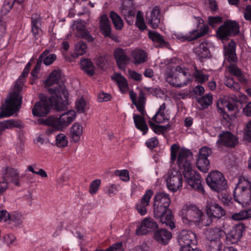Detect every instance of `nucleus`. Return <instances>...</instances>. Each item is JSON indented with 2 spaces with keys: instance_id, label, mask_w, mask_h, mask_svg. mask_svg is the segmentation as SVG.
<instances>
[{
  "instance_id": "nucleus-1",
  "label": "nucleus",
  "mask_w": 251,
  "mask_h": 251,
  "mask_svg": "<svg viewBox=\"0 0 251 251\" xmlns=\"http://www.w3.org/2000/svg\"><path fill=\"white\" fill-rule=\"evenodd\" d=\"M48 91L51 95L49 99L44 97L35 103L32 109V114L34 116H46L51 107L57 111H63L67 108L69 94L64 86L58 85L55 88H50Z\"/></svg>"
},
{
  "instance_id": "nucleus-2",
  "label": "nucleus",
  "mask_w": 251,
  "mask_h": 251,
  "mask_svg": "<svg viewBox=\"0 0 251 251\" xmlns=\"http://www.w3.org/2000/svg\"><path fill=\"white\" fill-rule=\"evenodd\" d=\"M209 75L204 73L203 70L199 69L195 63L188 67L177 66L175 72L168 74L167 79L170 84L177 87L186 86L195 81L202 84L208 80Z\"/></svg>"
},
{
  "instance_id": "nucleus-3",
  "label": "nucleus",
  "mask_w": 251,
  "mask_h": 251,
  "mask_svg": "<svg viewBox=\"0 0 251 251\" xmlns=\"http://www.w3.org/2000/svg\"><path fill=\"white\" fill-rule=\"evenodd\" d=\"M76 113L70 110L59 116V117L50 116L48 117L39 118L38 123L48 126L46 133L49 135L57 130H61L68 126L75 118Z\"/></svg>"
},
{
  "instance_id": "nucleus-4",
  "label": "nucleus",
  "mask_w": 251,
  "mask_h": 251,
  "mask_svg": "<svg viewBox=\"0 0 251 251\" xmlns=\"http://www.w3.org/2000/svg\"><path fill=\"white\" fill-rule=\"evenodd\" d=\"M238 180L237 186L233 192L234 199L243 205L248 204L251 201V182L241 176Z\"/></svg>"
},
{
  "instance_id": "nucleus-5",
  "label": "nucleus",
  "mask_w": 251,
  "mask_h": 251,
  "mask_svg": "<svg viewBox=\"0 0 251 251\" xmlns=\"http://www.w3.org/2000/svg\"><path fill=\"white\" fill-rule=\"evenodd\" d=\"M167 206L159 203L153 204V215L156 219H160L162 224L173 229L175 227L174 216L172 210Z\"/></svg>"
},
{
  "instance_id": "nucleus-6",
  "label": "nucleus",
  "mask_w": 251,
  "mask_h": 251,
  "mask_svg": "<svg viewBox=\"0 0 251 251\" xmlns=\"http://www.w3.org/2000/svg\"><path fill=\"white\" fill-rule=\"evenodd\" d=\"M179 215L185 224H199L201 222L202 224V221L205 222V218H202L201 211L193 205L184 206L180 211Z\"/></svg>"
},
{
  "instance_id": "nucleus-7",
  "label": "nucleus",
  "mask_w": 251,
  "mask_h": 251,
  "mask_svg": "<svg viewBox=\"0 0 251 251\" xmlns=\"http://www.w3.org/2000/svg\"><path fill=\"white\" fill-rule=\"evenodd\" d=\"M22 102V98L19 94L13 92L10 98L5 101V107L0 112V119L10 117L18 111L21 108Z\"/></svg>"
},
{
  "instance_id": "nucleus-8",
  "label": "nucleus",
  "mask_w": 251,
  "mask_h": 251,
  "mask_svg": "<svg viewBox=\"0 0 251 251\" xmlns=\"http://www.w3.org/2000/svg\"><path fill=\"white\" fill-rule=\"evenodd\" d=\"M206 182L213 191L220 192L226 189L227 182L222 173L218 171L211 172L208 175Z\"/></svg>"
},
{
  "instance_id": "nucleus-9",
  "label": "nucleus",
  "mask_w": 251,
  "mask_h": 251,
  "mask_svg": "<svg viewBox=\"0 0 251 251\" xmlns=\"http://www.w3.org/2000/svg\"><path fill=\"white\" fill-rule=\"evenodd\" d=\"M205 211L208 218L206 222L202 221V224L205 226L211 224L213 218L220 219L226 214V210L218 203L213 201H207Z\"/></svg>"
},
{
  "instance_id": "nucleus-10",
  "label": "nucleus",
  "mask_w": 251,
  "mask_h": 251,
  "mask_svg": "<svg viewBox=\"0 0 251 251\" xmlns=\"http://www.w3.org/2000/svg\"><path fill=\"white\" fill-rule=\"evenodd\" d=\"M239 32V25L235 21L227 20L223 25H221L217 30L216 34L219 38L226 40L229 36H235Z\"/></svg>"
},
{
  "instance_id": "nucleus-11",
  "label": "nucleus",
  "mask_w": 251,
  "mask_h": 251,
  "mask_svg": "<svg viewBox=\"0 0 251 251\" xmlns=\"http://www.w3.org/2000/svg\"><path fill=\"white\" fill-rule=\"evenodd\" d=\"M166 181L168 188L172 192H176L182 186V175L177 170L171 169L168 172Z\"/></svg>"
},
{
  "instance_id": "nucleus-12",
  "label": "nucleus",
  "mask_w": 251,
  "mask_h": 251,
  "mask_svg": "<svg viewBox=\"0 0 251 251\" xmlns=\"http://www.w3.org/2000/svg\"><path fill=\"white\" fill-rule=\"evenodd\" d=\"M208 27L203 25L202 27L200 28L199 31L197 29H193L186 35H184L181 33H176L174 34V36L176 39L182 42L192 41L206 35L208 33Z\"/></svg>"
},
{
  "instance_id": "nucleus-13",
  "label": "nucleus",
  "mask_w": 251,
  "mask_h": 251,
  "mask_svg": "<svg viewBox=\"0 0 251 251\" xmlns=\"http://www.w3.org/2000/svg\"><path fill=\"white\" fill-rule=\"evenodd\" d=\"M184 177L188 185L192 188L203 193L204 189L201 184V177L195 170L184 173Z\"/></svg>"
},
{
  "instance_id": "nucleus-14",
  "label": "nucleus",
  "mask_w": 251,
  "mask_h": 251,
  "mask_svg": "<svg viewBox=\"0 0 251 251\" xmlns=\"http://www.w3.org/2000/svg\"><path fill=\"white\" fill-rule=\"evenodd\" d=\"M138 111L141 115L134 114L133 116L134 123L137 129L142 132L143 135H145L148 131L149 128L144 117L147 115L145 110V105H136Z\"/></svg>"
},
{
  "instance_id": "nucleus-15",
  "label": "nucleus",
  "mask_w": 251,
  "mask_h": 251,
  "mask_svg": "<svg viewBox=\"0 0 251 251\" xmlns=\"http://www.w3.org/2000/svg\"><path fill=\"white\" fill-rule=\"evenodd\" d=\"M178 242L180 246V249L191 247L192 245L196 244V235L191 230H182L179 234Z\"/></svg>"
},
{
  "instance_id": "nucleus-16",
  "label": "nucleus",
  "mask_w": 251,
  "mask_h": 251,
  "mask_svg": "<svg viewBox=\"0 0 251 251\" xmlns=\"http://www.w3.org/2000/svg\"><path fill=\"white\" fill-rule=\"evenodd\" d=\"M218 138L216 144L219 147L220 146H225L228 148H234L238 142V138L228 131L220 134L218 136Z\"/></svg>"
},
{
  "instance_id": "nucleus-17",
  "label": "nucleus",
  "mask_w": 251,
  "mask_h": 251,
  "mask_svg": "<svg viewBox=\"0 0 251 251\" xmlns=\"http://www.w3.org/2000/svg\"><path fill=\"white\" fill-rule=\"evenodd\" d=\"M2 176L3 179L9 183H13L18 186H20L19 174L16 169L9 166L3 168Z\"/></svg>"
},
{
  "instance_id": "nucleus-18",
  "label": "nucleus",
  "mask_w": 251,
  "mask_h": 251,
  "mask_svg": "<svg viewBox=\"0 0 251 251\" xmlns=\"http://www.w3.org/2000/svg\"><path fill=\"white\" fill-rule=\"evenodd\" d=\"M113 56L119 69L125 70L130 61V58L126 50L121 48H116L114 50Z\"/></svg>"
},
{
  "instance_id": "nucleus-19",
  "label": "nucleus",
  "mask_w": 251,
  "mask_h": 251,
  "mask_svg": "<svg viewBox=\"0 0 251 251\" xmlns=\"http://www.w3.org/2000/svg\"><path fill=\"white\" fill-rule=\"evenodd\" d=\"M245 229L243 224H239L226 234V242L228 245L237 243L243 236V232Z\"/></svg>"
},
{
  "instance_id": "nucleus-20",
  "label": "nucleus",
  "mask_w": 251,
  "mask_h": 251,
  "mask_svg": "<svg viewBox=\"0 0 251 251\" xmlns=\"http://www.w3.org/2000/svg\"><path fill=\"white\" fill-rule=\"evenodd\" d=\"M158 226L156 222L151 217L146 218L142 221L140 226L136 230L138 235H145L157 229Z\"/></svg>"
},
{
  "instance_id": "nucleus-21",
  "label": "nucleus",
  "mask_w": 251,
  "mask_h": 251,
  "mask_svg": "<svg viewBox=\"0 0 251 251\" xmlns=\"http://www.w3.org/2000/svg\"><path fill=\"white\" fill-rule=\"evenodd\" d=\"M225 235V232L218 227L207 228L205 231V236L210 242H214L217 248H219L222 237Z\"/></svg>"
},
{
  "instance_id": "nucleus-22",
  "label": "nucleus",
  "mask_w": 251,
  "mask_h": 251,
  "mask_svg": "<svg viewBox=\"0 0 251 251\" xmlns=\"http://www.w3.org/2000/svg\"><path fill=\"white\" fill-rule=\"evenodd\" d=\"M146 20L151 28H157L161 22L160 10L159 7H154L150 14L147 13Z\"/></svg>"
},
{
  "instance_id": "nucleus-23",
  "label": "nucleus",
  "mask_w": 251,
  "mask_h": 251,
  "mask_svg": "<svg viewBox=\"0 0 251 251\" xmlns=\"http://www.w3.org/2000/svg\"><path fill=\"white\" fill-rule=\"evenodd\" d=\"M30 20L31 31L35 39H38L42 32L41 25L42 19L38 14L35 13L31 15Z\"/></svg>"
},
{
  "instance_id": "nucleus-24",
  "label": "nucleus",
  "mask_w": 251,
  "mask_h": 251,
  "mask_svg": "<svg viewBox=\"0 0 251 251\" xmlns=\"http://www.w3.org/2000/svg\"><path fill=\"white\" fill-rule=\"evenodd\" d=\"M100 32L104 37H108L114 40V37L112 35L111 26L109 19L106 15L101 16L100 21Z\"/></svg>"
},
{
  "instance_id": "nucleus-25",
  "label": "nucleus",
  "mask_w": 251,
  "mask_h": 251,
  "mask_svg": "<svg viewBox=\"0 0 251 251\" xmlns=\"http://www.w3.org/2000/svg\"><path fill=\"white\" fill-rule=\"evenodd\" d=\"M170 157H192V152L186 148H181L178 144H173L170 148Z\"/></svg>"
},
{
  "instance_id": "nucleus-26",
  "label": "nucleus",
  "mask_w": 251,
  "mask_h": 251,
  "mask_svg": "<svg viewBox=\"0 0 251 251\" xmlns=\"http://www.w3.org/2000/svg\"><path fill=\"white\" fill-rule=\"evenodd\" d=\"M152 194L153 192L151 190H148L141 201L136 204V209L141 215H145L147 213L146 207L149 205Z\"/></svg>"
},
{
  "instance_id": "nucleus-27",
  "label": "nucleus",
  "mask_w": 251,
  "mask_h": 251,
  "mask_svg": "<svg viewBox=\"0 0 251 251\" xmlns=\"http://www.w3.org/2000/svg\"><path fill=\"white\" fill-rule=\"evenodd\" d=\"M153 237L158 243L162 245H166L171 239L172 234L167 230L161 228L154 231Z\"/></svg>"
},
{
  "instance_id": "nucleus-28",
  "label": "nucleus",
  "mask_w": 251,
  "mask_h": 251,
  "mask_svg": "<svg viewBox=\"0 0 251 251\" xmlns=\"http://www.w3.org/2000/svg\"><path fill=\"white\" fill-rule=\"evenodd\" d=\"M166 105L163 102L160 106L155 114L153 116L152 120L158 124L163 123L169 120V115L165 112Z\"/></svg>"
},
{
  "instance_id": "nucleus-29",
  "label": "nucleus",
  "mask_w": 251,
  "mask_h": 251,
  "mask_svg": "<svg viewBox=\"0 0 251 251\" xmlns=\"http://www.w3.org/2000/svg\"><path fill=\"white\" fill-rule=\"evenodd\" d=\"M236 47V43L232 40L229 42L227 47L225 49V56L230 63H235L237 60Z\"/></svg>"
},
{
  "instance_id": "nucleus-30",
  "label": "nucleus",
  "mask_w": 251,
  "mask_h": 251,
  "mask_svg": "<svg viewBox=\"0 0 251 251\" xmlns=\"http://www.w3.org/2000/svg\"><path fill=\"white\" fill-rule=\"evenodd\" d=\"M14 127L23 128V124L22 122L19 120L13 119L0 122V136L5 129H12Z\"/></svg>"
},
{
  "instance_id": "nucleus-31",
  "label": "nucleus",
  "mask_w": 251,
  "mask_h": 251,
  "mask_svg": "<svg viewBox=\"0 0 251 251\" xmlns=\"http://www.w3.org/2000/svg\"><path fill=\"white\" fill-rule=\"evenodd\" d=\"M60 71L56 70H53L51 72L47 79L46 80L45 84L47 86H51L54 84H57V85L56 86H53L51 88H55L57 87L58 85L65 86L64 84H58L59 81L60 80ZM65 89H66V88Z\"/></svg>"
},
{
  "instance_id": "nucleus-32",
  "label": "nucleus",
  "mask_w": 251,
  "mask_h": 251,
  "mask_svg": "<svg viewBox=\"0 0 251 251\" xmlns=\"http://www.w3.org/2000/svg\"><path fill=\"white\" fill-rule=\"evenodd\" d=\"M177 159V163L180 169H183V174L193 170L192 165L187 158H171V162L174 163Z\"/></svg>"
},
{
  "instance_id": "nucleus-33",
  "label": "nucleus",
  "mask_w": 251,
  "mask_h": 251,
  "mask_svg": "<svg viewBox=\"0 0 251 251\" xmlns=\"http://www.w3.org/2000/svg\"><path fill=\"white\" fill-rule=\"evenodd\" d=\"M31 66V63L30 62H28L25 66L21 75L20 76L15 85L14 88L15 90L20 91L22 89V86L25 81V78L27 76Z\"/></svg>"
},
{
  "instance_id": "nucleus-34",
  "label": "nucleus",
  "mask_w": 251,
  "mask_h": 251,
  "mask_svg": "<svg viewBox=\"0 0 251 251\" xmlns=\"http://www.w3.org/2000/svg\"><path fill=\"white\" fill-rule=\"evenodd\" d=\"M80 67L81 70L90 76H93L95 74V67L92 61L88 58L81 60Z\"/></svg>"
},
{
  "instance_id": "nucleus-35",
  "label": "nucleus",
  "mask_w": 251,
  "mask_h": 251,
  "mask_svg": "<svg viewBox=\"0 0 251 251\" xmlns=\"http://www.w3.org/2000/svg\"><path fill=\"white\" fill-rule=\"evenodd\" d=\"M132 57L135 60L136 65L140 64L146 61L147 54L146 52L141 49H135L132 51Z\"/></svg>"
},
{
  "instance_id": "nucleus-36",
  "label": "nucleus",
  "mask_w": 251,
  "mask_h": 251,
  "mask_svg": "<svg viewBox=\"0 0 251 251\" xmlns=\"http://www.w3.org/2000/svg\"><path fill=\"white\" fill-rule=\"evenodd\" d=\"M148 36L153 42L157 43L159 47H165L168 45V42L165 41L163 36L157 32L149 30Z\"/></svg>"
},
{
  "instance_id": "nucleus-37",
  "label": "nucleus",
  "mask_w": 251,
  "mask_h": 251,
  "mask_svg": "<svg viewBox=\"0 0 251 251\" xmlns=\"http://www.w3.org/2000/svg\"><path fill=\"white\" fill-rule=\"evenodd\" d=\"M22 215L18 213H13L8 217L7 224L10 228L19 226L22 223Z\"/></svg>"
},
{
  "instance_id": "nucleus-38",
  "label": "nucleus",
  "mask_w": 251,
  "mask_h": 251,
  "mask_svg": "<svg viewBox=\"0 0 251 251\" xmlns=\"http://www.w3.org/2000/svg\"><path fill=\"white\" fill-rule=\"evenodd\" d=\"M196 54L200 59L209 58L210 56V50L206 42L201 43L195 50Z\"/></svg>"
},
{
  "instance_id": "nucleus-39",
  "label": "nucleus",
  "mask_w": 251,
  "mask_h": 251,
  "mask_svg": "<svg viewBox=\"0 0 251 251\" xmlns=\"http://www.w3.org/2000/svg\"><path fill=\"white\" fill-rule=\"evenodd\" d=\"M154 203L169 206L171 200L169 195L164 192H158L156 194L153 199Z\"/></svg>"
},
{
  "instance_id": "nucleus-40",
  "label": "nucleus",
  "mask_w": 251,
  "mask_h": 251,
  "mask_svg": "<svg viewBox=\"0 0 251 251\" xmlns=\"http://www.w3.org/2000/svg\"><path fill=\"white\" fill-rule=\"evenodd\" d=\"M195 99L197 102L201 105L202 109L208 108L213 101L212 95L210 93L199 98L195 96Z\"/></svg>"
},
{
  "instance_id": "nucleus-41",
  "label": "nucleus",
  "mask_w": 251,
  "mask_h": 251,
  "mask_svg": "<svg viewBox=\"0 0 251 251\" xmlns=\"http://www.w3.org/2000/svg\"><path fill=\"white\" fill-rule=\"evenodd\" d=\"M109 16L114 28L117 30H121L124 26V22L121 17L114 11L110 12Z\"/></svg>"
},
{
  "instance_id": "nucleus-42",
  "label": "nucleus",
  "mask_w": 251,
  "mask_h": 251,
  "mask_svg": "<svg viewBox=\"0 0 251 251\" xmlns=\"http://www.w3.org/2000/svg\"><path fill=\"white\" fill-rule=\"evenodd\" d=\"M25 0H5L3 5L1 8V12L4 14H6L7 12L11 9L16 4L20 5L21 8H23L22 3Z\"/></svg>"
},
{
  "instance_id": "nucleus-43",
  "label": "nucleus",
  "mask_w": 251,
  "mask_h": 251,
  "mask_svg": "<svg viewBox=\"0 0 251 251\" xmlns=\"http://www.w3.org/2000/svg\"><path fill=\"white\" fill-rule=\"evenodd\" d=\"M82 133V126L77 123H75L71 129V133L72 139L75 142H78L80 139V137Z\"/></svg>"
},
{
  "instance_id": "nucleus-44",
  "label": "nucleus",
  "mask_w": 251,
  "mask_h": 251,
  "mask_svg": "<svg viewBox=\"0 0 251 251\" xmlns=\"http://www.w3.org/2000/svg\"><path fill=\"white\" fill-rule=\"evenodd\" d=\"M114 79L117 82L120 90L123 93L127 91L128 89V84L125 77L120 74H116Z\"/></svg>"
},
{
  "instance_id": "nucleus-45",
  "label": "nucleus",
  "mask_w": 251,
  "mask_h": 251,
  "mask_svg": "<svg viewBox=\"0 0 251 251\" xmlns=\"http://www.w3.org/2000/svg\"><path fill=\"white\" fill-rule=\"evenodd\" d=\"M149 125L153 132L157 134L164 133L168 131L170 127V125L169 124L165 126H160L156 125L151 121H149Z\"/></svg>"
},
{
  "instance_id": "nucleus-46",
  "label": "nucleus",
  "mask_w": 251,
  "mask_h": 251,
  "mask_svg": "<svg viewBox=\"0 0 251 251\" xmlns=\"http://www.w3.org/2000/svg\"><path fill=\"white\" fill-rule=\"evenodd\" d=\"M76 28L78 37L86 39L90 42L94 41V38L91 36L90 32L84 27L77 25Z\"/></svg>"
},
{
  "instance_id": "nucleus-47",
  "label": "nucleus",
  "mask_w": 251,
  "mask_h": 251,
  "mask_svg": "<svg viewBox=\"0 0 251 251\" xmlns=\"http://www.w3.org/2000/svg\"><path fill=\"white\" fill-rule=\"evenodd\" d=\"M197 166L200 171L206 173L210 167V161L208 158H198Z\"/></svg>"
},
{
  "instance_id": "nucleus-48",
  "label": "nucleus",
  "mask_w": 251,
  "mask_h": 251,
  "mask_svg": "<svg viewBox=\"0 0 251 251\" xmlns=\"http://www.w3.org/2000/svg\"><path fill=\"white\" fill-rule=\"evenodd\" d=\"M135 25L142 31L147 29V26L146 25L143 17V13L140 10L137 12Z\"/></svg>"
},
{
  "instance_id": "nucleus-49",
  "label": "nucleus",
  "mask_w": 251,
  "mask_h": 251,
  "mask_svg": "<svg viewBox=\"0 0 251 251\" xmlns=\"http://www.w3.org/2000/svg\"><path fill=\"white\" fill-rule=\"evenodd\" d=\"M87 49V46L85 42H78L75 45L74 57L84 54L86 52Z\"/></svg>"
},
{
  "instance_id": "nucleus-50",
  "label": "nucleus",
  "mask_w": 251,
  "mask_h": 251,
  "mask_svg": "<svg viewBox=\"0 0 251 251\" xmlns=\"http://www.w3.org/2000/svg\"><path fill=\"white\" fill-rule=\"evenodd\" d=\"M228 71L230 74L239 77L240 81L243 82L245 79L242 77V72L241 70L234 64L230 63L228 67Z\"/></svg>"
},
{
  "instance_id": "nucleus-51",
  "label": "nucleus",
  "mask_w": 251,
  "mask_h": 251,
  "mask_svg": "<svg viewBox=\"0 0 251 251\" xmlns=\"http://www.w3.org/2000/svg\"><path fill=\"white\" fill-rule=\"evenodd\" d=\"M225 85L230 89L238 91L240 89V85L237 82L231 77L226 78L225 82Z\"/></svg>"
},
{
  "instance_id": "nucleus-52",
  "label": "nucleus",
  "mask_w": 251,
  "mask_h": 251,
  "mask_svg": "<svg viewBox=\"0 0 251 251\" xmlns=\"http://www.w3.org/2000/svg\"><path fill=\"white\" fill-rule=\"evenodd\" d=\"M75 108L77 112L82 113L87 109V102L83 98L77 100L75 102Z\"/></svg>"
},
{
  "instance_id": "nucleus-53",
  "label": "nucleus",
  "mask_w": 251,
  "mask_h": 251,
  "mask_svg": "<svg viewBox=\"0 0 251 251\" xmlns=\"http://www.w3.org/2000/svg\"><path fill=\"white\" fill-rule=\"evenodd\" d=\"M56 144L58 147H65L68 144L67 137L62 133L59 134L56 137Z\"/></svg>"
},
{
  "instance_id": "nucleus-54",
  "label": "nucleus",
  "mask_w": 251,
  "mask_h": 251,
  "mask_svg": "<svg viewBox=\"0 0 251 251\" xmlns=\"http://www.w3.org/2000/svg\"><path fill=\"white\" fill-rule=\"evenodd\" d=\"M121 12L124 16H128L129 17L134 18L136 15V10L134 8L128 9L127 6L123 4L121 5Z\"/></svg>"
},
{
  "instance_id": "nucleus-55",
  "label": "nucleus",
  "mask_w": 251,
  "mask_h": 251,
  "mask_svg": "<svg viewBox=\"0 0 251 251\" xmlns=\"http://www.w3.org/2000/svg\"><path fill=\"white\" fill-rule=\"evenodd\" d=\"M223 22V18L221 16H209L208 19V25L212 27H215Z\"/></svg>"
},
{
  "instance_id": "nucleus-56",
  "label": "nucleus",
  "mask_w": 251,
  "mask_h": 251,
  "mask_svg": "<svg viewBox=\"0 0 251 251\" xmlns=\"http://www.w3.org/2000/svg\"><path fill=\"white\" fill-rule=\"evenodd\" d=\"M101 181L100 179H97L93 180L90 184L89 186V192L91 195L96 194L99 188L100 185Z\"/></svg>"
},
{
  "instance_id": "nucleus-57",
  "label": "nucleus",
  "mask_w": 251,
  "mask_h": 251,
  "mask_svg": "<svg viewBox=\"0 0 251 251\" xmlns=\"http://www.w3.org/2000/svg\"><path fill=\"white\" fill-rule=\"evenodd\" d=\"M56 59V55L54 54L49 53L45 56L43 60V63L47 66L51 64Z\"/></svg>"
},
{
  "instance_id": "nucleus-58",
  "label": "nucleus",
  "mask_w": 251,
  "mask_h": 251,
  "mask_svg": "<svg viewBox=\"0 0 251 251\" xmlns=\"http://www.w3.org/2000/svg\"><path fill=\"white\" fill-rule=\"evenodd\" d=\"M211 153V149L208 147L204 146L200 149L198 157H209Z\"/></svg>"
},
{
  "instance_id": "nucleus-59",
  "label": "nucleus",
  "mask_w": 251,
  "mask_h": 251,
  "mask_svg": "<svg viewBox=\"0 0 251 251\" xmlns=\"http://www.w3.org/2000/svg\"><path fill=\"white\" fill-rule=\"evenodd\" d=\"M49 53V50H46L42 53L39 56V58L37 59V62L35 66V70H40L41 66L42 63L43 62V60L44 57Z\"/></svg>"
},
{
  "instance_id": "nucleus-60",
  "label": "nucleus",
  "mask_w": 251,
  "mask_h": 251,
  "mask_svg": "<svg viewBox=\"0 0 251 251\" xmlns=\"http://www.w3.org/2000/svg\"><path fill=\"white\" fill-rule=\"evenodd\" d=\"M145 144L148 148L152 149L157 146L158 141L157 138L152 137L147 140Z\"/></svg>"
},
{
  "instance_id": "nucleus-61",
  "label": "nucleus",
  "mask_w": 251,
  "mask_h": 251,
  "mask_svg": "<svg viewBox=\"0 0 251 251\" xmlns=\"http://www.w3.org/2000/svg\"><path fill=\"white\" fill-rule=\"evenodd\" d=\"M3 239L4 242L7 243L8 246L14 245V243L16 241V237L12 234H6L5 235Z\"/></svg>"
},
{
  "instance_id": "nucleus-62",
  "label": "nucleus",
  "mask_w": 251,
  "mask_h": 251,
  "mask_svg": "<svg viewBox=\"0 0 251 251\" xmlns=\"http://www.w3.org/2000/svg\"><path fill=\"white\" fill-rule=\"evenodd\" d=\"M244 138L249 142H251V120L247 124L244 133Z\"/></svg>"
},
{
  "instance_id": "nucleus-63",
  "label": "nucleus",
  "mask_w": 251,
  "mask_h": 251,
  "mask_svg": "<svg viewBox=\"0 0 251 251\" xmlns=\"http://www.w3.org/2000/svg\"><path fill=\"white\" fill-rule=\"evenodd\" d=\"M115 174L119 176L121 179L124 181H127L129 179L128 172L126 170H124L121 171H116Z\"/></svg>"
},
{
  "instance_id": "nucleus-64",
  "label": "nucleus",
  "mask_w": 251,
  "mask_h": 251,
  "mask_svg": "<svg viewBox=\"0 0 251 251\" xmlns=\"http://www.w3.org/2000/svg\"><path fill=\"white\" fill-rule=\"evenodd\" d=\"M204 92V87L201 85H197L193 88V93L195 97L201 96Z\"/></svg>"
}]
</instances>
